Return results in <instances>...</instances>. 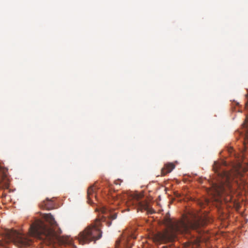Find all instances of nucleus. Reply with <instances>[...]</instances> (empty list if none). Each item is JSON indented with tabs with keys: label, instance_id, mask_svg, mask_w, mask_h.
Wrapping results in <instances>:
<instances>
[{
	"label": "nucleus",
	"instance_id": "nucleus-13",
	"mask_svg": "<svg viewBox=\"0 0 248 248\" xmlns=\"http://www.w3.org/2000/svg\"><path fill=\"white\" fill-rule=\"evenodd\" d=\"M247 98H248L247 101L245 103V109L247 111L245 120H246V124H247V125H248V93L247 94Z\"/></svg>",
	"mask_w": 248,
	"mask_h": 248
},
{
	"label": "nucleus",
	"instance_id": "nucleus-7",
	"mask_svg": "<svg viewBox=\"0 0 248 248\" xmlns=\"http://www.w3.org/2000/svg\"><path fill=\"white\" fill-rule=\"evenodd\" d=\"M136 236L133 234H129L128 236L126 237L125 236V234H124V236L122 240H117L116 241V246H118L120 245V243H122V244L125 247V248H131L132 243L130 242V239H136Z\"/></svg>",
	"mask_w": 248,
	"mask_h": 248
},
{
	"label": "nucleus",
	"instance_id": "nucleus-12",
	"mask_svg": "<svg viewBox=\"0 0 248 248\" xmlns=\"http://www.w3.org/2000/svg\"><path fill=\"white\" fill-rule=\"evenodd\" d=\"M242 141L245 149H248V133L242 135Z\"/></svg>",
	"mask_w": 248,
	"mask_h": 248
},
{
	"label": "nucleus",
	"instance_id": "nucleus-8",
	"mask_svg": "<svg viewBox=\"0 0 248 248\" xmlns=\"http://www.w3.org/2000/svg\"><path fill=\"white\" fill-rule=\"evenodd\" d=\"M175 168V165L172 163L166 164L161 170V175L165 176L170 173Z\"/></svg>",
	"mask_w": 248,
	"mask_h": 248
},
{
	"label": "nucleus",
	"instance_id": "nucleus-1",
	"mask_svg": "<svg viewBox=\"0 0 248 248\" xmlns=\"http://www.w3.org/2000/svg\"><path fill=\"white\" fill-rule=\"evenodd\" d=\"M222 163L216 162L213 166L216 176L215 181L212 182L210 193L214 197H226L224 200L228 202L232 201V194L238 186L245 182L244 173L246 169L238 163L233 165L231 171H228L222 167L226 166V163Z\"/></svg>",
	"mask_w": 248,
	"mask_h": 248
},
{
	"label": "nucleus",
	"instance_id": "nucleus-9",
	"mask_svg": "<svg viewBox=\"0 0 248 248\" xmlns=\"http://www.w3.org/2000/svg\"><path fill=\"white\" fill-rule=\"evenodd\" d=\"M96 187L93 185L89 187L87 191V197L89 203H91L92 202V198H96L95 195Z\"/></svg>",
	"mask_w": 248,
	"mask_h": 248
},
{
	"label": "nucleus",
	"instance_id": "nucleus-3",
	"mask_svg": "<svg viewBox=\"0 0 248 248\" xmlns=\"http://www.w3.org/2000/svg\"><path fill=\"white\" fill-rule=\"evenodd\" d=\"M43 217L50 227L45 224L42 220L37 219L30 227V235L41 239L49 244L55 243L56 241L62 244L67 243L66 240L58 235L61 233V230L58 227V225L53 216L50 213L46 214Z\"/></svg>",
	"mask_w": 248,
	"mask_h": 248
},
{
	"label": "nucleus",
	"instance_id": "nucleus-2",
	"mask_svg": "<svg viewBox=\"0 0 248 248\" xmlns=\"http://www.w3.org/2000/svg\"><path fill=\"white\" fill-rule=\"evenodd\" d=\"M163 223L166 229L162 232H158L153 236V240L157 244H164L173 241L178 233L189 234L190 230H196L200 232L201 227L205 225V219L194 217L193 219H186V221L172 220L170 215L168 213L164 217ZM190 235L192 234H190Z\"/></svg>",
	"mask_w": 248,
	"mask_h": 248
},
{
	"label": "nucleus",
	"instance_id": "nucleus-4",
	"mask_svg": "<svg viewBox=\"0 0 248 248\" xmlns=\"http://www.w3.org/2000/svg\"><path fill=\"white\" fill-rule=\"evenodd\" d=\"M96 210L99 212L98 218L78 235V241L82 245L89 244L92 241L95 242L99 239L102 237V233L101 231V222H106L107 226L109 227L111 224V221L109 220H113L117 217V213L105 206Z\"/></svg>",
	"mask_w": 248,
	"mask_h": 248
},
{
	"label": "nucleus",
	"instance_id": "nucleus-10",
	"mask_svg": "<svg viewBox=\"0 0 248 248\" xmlns=\"http://www.w3.org/2000/svg\"><path fill=\"white\" fill-rule=\"evenodd\" d=\"M7 171V168L0 166V184L2 180L6 177Z\"/></svg>",
	"mask_w": 248,
	"mask_h": 248
},
{
	"label": "nucleus",
	"instance_id": "nucleus-5",
	"mask_svg": "<svg viewBox=\"0 0 248 248\" xmlns=\"http://www.w3.org/2000/svg\"><path fill=\"white\" fill-rule=\"evenodd\" d=\"M11 242H13L18 247L21 248L29 245L31 240L28 236L16 231L6 230L2 240H0V248H8L7 245Z\"/></svg>",
	"mask_w": 248,
	"mask_h": 248
},
{
	"label": "nucleus",
	"instance_id": "nucleus-6",
	"mask_svg": "<svg viewBox=\"0 0 248 248\" xmlns=\"http://www.w3.org/2000/svg\"><path fill=\"white\" fill-rule=\"evenodd\" d=\"M140 196L139 195H131L128 197L127 202V206H133L135 204L138 207V211L139 210L141 212L146 211L150 214H152V209L149 207V203L146 201H140Z\"/></svg>",
	"mask_w": 248,
	"mask_h": 248
},
{
	"label": "nucleus",
	"instance_id": "nucleus-11",
	"mask_svg": "<svg viewBox=\"0 0 248 248\" xmlns=\"http://www.w3.org/2000/svg\"><path fill=\"white\" fill-rule=\"evenodd\" d=\"M41 206L42 207L46 208L48 210L51 209L52 207L51 201L47 198L46 201H44Z\"/></svg>",
	"mask_w": 248,
	"mask_h": 248
}]
</instances>
